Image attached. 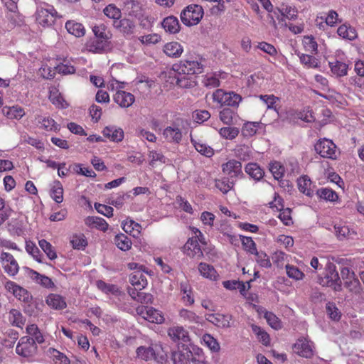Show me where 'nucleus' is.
<instances>
[{"label": "nucleus", "mask_w": 364, "mask_h": 364, "mask_svg": "<svg viewBox=\"0 0 364 364\" xmlns=\"http://www.w3.org/2000/svg\"><path fill=\"white\" fill-rule=\"evenodd\" d=\"M239 129L234 127H225L218 130L220 136L225 139L232 140L239 134Z\"/></svg>", "instance_id": "3c124183"}, {"label": "nucleus", "mask_w": 364, "mask_h": 364, "mask_svg": "<svg viewBox=\"0 0 364 364\" xmlns=\"http://www.w3.org/2000/svg\"><path fill=\"white\" fill-rule=\"evenodd\" d=\"M203 68L204 65L202 58L191 57L174 64L173 65V70L178 75H193L202 73Z\"/></svg>", "instance_id": "f03ea898"}, {"label": "nucleus", "mask_w": 364, "mask_h": 364, "mask_svg": "<svg viewBox=\"0 0 364 364\" xmlns=\"http://www.w3.org/2000/svg\"><path fill=\"white\" fill-rule=\"evenodd\" d=\"M65 26L70 34L77 38L82 37L85 34V28L80 23L70 20L65 23Z\"/></svg>", "instance_id": "f704fd0d"}, {"label": "nucleus", "mask_w": 364, "mask_h": 364, "mask_svg": "<svg viewBox=\"0 0 364 364\" xmlns=\"http://www.w3.org/2000/svg\"><path fill=\"white\" fill-rule=\"evenodd\" d=\"M314 343L307 338H299L293 346L295 353L306 358H310L314 355Z\"/></svg>", "instance_id": "9d476101"}, {"label": "nucleus", "mask_w": 364, "mask_h": 364, "mask_svg": "<svg viewBox=\"0 0 364 364\" xmlns=\"http://www.w3.org/2000/svg\"><path fill=\"white\" fill-rule=\"evenodd\" d=\"M318 282L323 287H331L335 291L341 289V280L334 264L328 262L326 264L324 274L319 277Z\"/></svg>", "instance_id": "20e7f679"}, {"label": "nucleus", "mask_w": 364, "mask_h": 364, "mask_svg": "<svg viewBox=\"0 0 364 364\" xmlns=\"http://www.w3.org/2000/svg\"><path fill=\"white\" fill-rule=\"evenodd\" d=\"M331 71L336 77H343L347 75L348 65L338 60L329 61Z\"/></svg>", "instance_id": "e433bc0d"}, {"label": "nucleus", "mask_w": 364, "mask_h": 364, "mask_svg": "<svg viewBox=\"0 0 364 364\" xmlns=\"http://www.w3.org/2000/svg\"><path fill=\"white\" fill-rule=\"evenodd\" d=\"M0 262L4 272L9 276L14 277L18 274L19 265L11 254L2 252L0 255Z\"/></svg>", "instance_id": "9b49d317"}, {"label": "nucleus", "mask_w": 364, "mask_h": 364, "mask_svg": "<svg viewBox=\"0 0 364 364\" xmlns=\"http://www.w3.org/2000/svg\"><path fill=\"white\" fill-rule=\"evenodd\" d=\"M208 321L219 328H228L230 326L232 316L220 314H209L205 315Z\"/></svg>", "instance_id": "a211bd4d"}, {"label": "nucleus", "mask_w": 364, "mask_h": 364, "mask_svg": "<svg viewBox=\"0 0 364 364\" xmlns=\"http://www.w3.org/2000/svg\"><path fill=\"white\" fill-rule=\"evenodd\" d=\"M25 271L26 274L36 283L40 284L41 286L50 289L54 287V283L51 280L50 278L46 275H43L39 274L38 272L28 268L26 267Z\"/></svg>", "instance_id": "f3484780"}, {"label": "nucleus", "mask_w": 364, "mask_h": 364, "mask_svg": "<svg viewBox=\"0 0 364 364\" xmlns=\"http://www.w3.org/2000/svg\"><path fill=\"white\" fill-rule=\"evenodd\" d=\"M200 274L210 281H217L219 279V274L213 266L205 263L200 262L198 266Z\"/></svg>", "instance_id": "cd10ccee"}, {"label": "nucleus", "mask_w": 364, "mask_h": 364, "mask_svg": "<svg viewBox=\"0 0 364 364\" xmlns=\"http://www.w3.org/2000/svg\"><path fill=\"white\" fill-rule=\"evenodd\" d=\"M315 150L321 157L336 159L338 151L332 140L323 138L315 144Z\"/></svg>", "instance_id": "6e6552de"}, {"label": "nucleus", "mask_w": 364, "mask_h": 364, "mask_svg": "<svg viewBox=\"0 0 364 364\" xmlns=\"http://www.w3.org/2000/svg\"><path fill=\"white\" fill-rule=\"evenodd\" d=\"M200 343L206 346L213 353H218L220 350V343L217 339L210 333H205L202 336Z\"/></svg>", "instance_id": "4c0bfd02"}, {"label": "nucleus", "mask_w": 364, "mask_h": 364, "mask_svg": "<svg viewBox=\"0 0 364 364\" xmlns=\"http://www.w3.org/2000/svg\"><path fill=\"white\" fill-rule=\"evenodd\" d=\"M251 327L253 333L257 336L258 340L264 346H268L270 343V338L268 333L258 326L252 324Z\"/></svg>", "instance_id": "13d9d810"}, {"label": "nucleus", "mask_w": 364, "mask_h": 364, "mask_svg": "<svg viewBox=\"0 0 364 364\" xmlns=\"http://www.w3.org/2000/svg\"><path fill=\"white\" fill-rule=\"evenodd\" d=\"M167 333L171 341L178 344L185 345L191 341L188 331L182 326L176 325L168 328Z\"/></svg>", "instance_id": "ddd939ff"}, {"label": "nucleus", "mask_w": 364, "mask_h": 364, "mask_svg": "<svg viewBox=\"0 0 364 364\" xmlns=\"http://www.w3.org/2000/svg\"><path fill=\"white\" fill-rule=\"evenodd\" d=\"M246 173L255 180L261 179L264 176L263 170L255 163H250L245 167Z\"/></svg>", "instance_id": "49530a36"}, {"label": "nucleus", "mask_w": 364, "mask_h": 364, "mask_svg": "<svg viewBox=\"0 0 364 364\" xmlns=\"http://www.w3.org/2000/svg\"><path fill=\"white\" fill-rule=\"evenodd\" d=\"M2 114L9 119H21L26 112L23 107L19 105L4 106L1 109Z\"/></svg>", "instance_id": "bb28decb"}, {"label": "nucleus", "mask_w": 364, "mask_h": 364, "mask_svg": "<svg viewBox=\"0 0 364 364\" xmlns=\"http://www.w3.org/2000/svg\"><path fill=\"white\" fill-rule=\"evenodd\" d=\"M94 37L87 40L85 43L86 49L94 53H100L109 47L111 34L106 26L101 23L92 27Z\"/></svg>", "instance_id": "f257e3e1"}, {"label": "nucleus", "mask_w": 364, "mask_h": 364, "mask_svg": "<svg viewBox=\"0 0 364 364\" xmlns=\"http://www.w3.org/2000/svg\"><path fill=\"white\" fill-rule=\"evenodd\" d=\"M144 273L137 270L130 274L129 282L136 290H141L146 287L147 280Z\"/></svg>", "instance_id": "7c9ffc66"}, {"label": "nucleus", "mask_w": 364, "mask_h": 364, "mask_svg": "<svg viewBox=\"0 0 364 364\" xmlns=\"http://www.w3.org/2000/svg\"><path fill=\"white\" fill-rule=\"evenodd\" d=\"M300 62L307 68H316L318 66V59L307 54H299Z\"/></svg>", "instance_id": "6e6d98bb"}, {"label": "nucleus", "mask_w": 364, "mask_h": 364, "mask_svg": "<svg viewBox=\"0 0 364 364\" xmlns=\"http://www.w3.org/2000/svg\"><path fill=\"white\" fill-rule=\"evenodd\" d=\"M190 136L191 144L198 153L206 157H211L213 155L214 151L213 148L208 146L202 139L192 134H191Z\"/></svg>", "instance_id": "b1692460"}, {"label": "nucleus", "mask_w": 364, "mask_h": 364, "mask_svg": "<svg viewBox=\"0 0 364 364\" xmlns=\"http://www.w3.org/2000/svg\"><path fill=\"white\" fill-rule=\"evenodd\" d=\"M46 302L50 308L56 310H61L67 306L65 298L58 294H48Z\"/></svg>", "instance_id": "2f4dec72"}, {"label": "nucleus", "mask_w": 364, "mask_h": 364, "mask_svg": "<svg viewBox=\"0 0 364 364\" xmlns=\"http://www.w3.org/2000/svg\"><path fill=\"white\" fill-rule=\"evenodd\" d=\"M163 51L169 58H180L183 53V46L176 41H171L166 43L163 47Z\"/></svg>", "instance_id": "a878e982"}, {"label": "nucleus", "mask_w": 364, "mask_h": 364, "mask_svg": "<svg viewBox=\"0 0 364 364\" xmlns=\"http://www.w3.org/2000/svg\"><path fill=\"white\" fill-rule=\"evenodd\" d=\"M269 170L274 178L279 180L284 176L285 168L280 162L274 161L269 164Z\"/></svg>", "instance_id": "774afa93"}, {"label": "nucleus", "mask_w": 364, "mask_h": 364, "mask_svg": "<svg viewBox=\"0 0 364 364\" xmlns=\"http://www.w3.org/2000/svg\"><path fill=\"white\" fill-rule=\"evenodd\" d=\"M9 320L13 326L19 328H21L25 322L22 314L16 309H11L9 311Z\"/></svg>", "instance_id": "8fccbe9b"}, {"label": "nucleus", "mask_w": 364, "mask_h": 364, "mask_svg": "<svg viewBox=\"0 0 364 364\" xmlns=\"http://www.w3.org/2000/svg\"><path fill=\"white\" fill-rule=\"evenodd\" d=\"M304 49L311 53H316L318 49V44L315 38L311 36H304L302 41Z\"/></svg>", "instance_id": "052dcab7"}, {"label": "nucleus", "mask_w": 364, "mask_h": 364, "mask_svg": "<svg viewBox=\"0 0 364 364\" xmlns=\"http://www.w3.org/2000/svg\"><path fill=\"white\" fill-rule=\"evenodd\" d=\"M279 21H284L286 18L294 20L297 17V10L294 6L289 4H282L279 6L274 9L272 12Z\"/></svg>", "instance_id": "f8f14e48"}, {"label": "nucleus", "mask_w": 364, "mask_h": 364, "mask_svg": "<svg viewBox=\"0 0 364 364\" xmlns=\"http://www.w3.org/2000/svg\"><path fill=\"white\" fill-rule=\"evenodd\" d=\"M204 12L201 6L191 4L183 9L181 14V20L187 26L197 25L203 16Z\"/></svg>", "instance_id": "39448f33"}, {"label": "nucleus", "mask_w": 364, "mask_h": 364, "mask_svg": "<svg viewBox=\"0 0 364 364\" xmlns=\"http://www.w3.org/2000/svg\"><path fill=\"white\" fill-rule=\"evenodd\" d=\"M162 26L164 30L172 34L177 33L180 31V23L178 18L173 16L165 18L162 21Z\"/></svg>", "instance_id": "72a5a7b5"}, {"label": "nucleus", "mask_w": 364, "mask_h": 364, "mask_svg": "<svg viewBox=\"0 0 364 364\" xmlns=\"http://www.w3.org/2000/svg\"><path fill=\"white\" fill-rule=\"evenodd\" d=\"M35 15L37 23L44 28L52 26L60 17L54 6L48 4L38 6Z\"/></svg>", "instance_id": "7ed1b4c3"}, {"label": "nucleus", "mask_w": 364, "mask_h": 364, "mask_svg": "<svg viewBox=\"0 0 364 364\" xmlns=\"http://www.w3.org/2000/svg\"><path fill=\"white\" fill-rule=\"evenodd\" d=\"M180 320L184 323L202 324V318L194 311L182 308L178 311Z\"/></svg>", "instance_id": "c756f323"}, {"label": "nucleus", "mask_w": 364, "mask_h": 364, "mask_svg": "<svg viewBox=\"0 0 364 364\" xmlns=\"http://www.w3.org/2000/svg\"><path fill=\"white\" fill-rule=\"evenodd\" d=\"M113 99L119 106L123 108L129 107L135 101V97L132 93L124 90L117 91Z\"/></svg>", "instance_id": "4be33fe9"}, {"label": "nucleus", "mask_w": 364, "mask_h": 364, "mask_svg": "<svg viewBox=\"0 0 364 364\" xmlns=\"http://www.w3.org/2000/svg\"><path fill=\"white\" fill-rule=\"evenodd\" d=\"M70 168L72 169L73 172L79 175L92 178L96 176L95 173L92 169L83 167L80 164H74L70 166Z\"/></svg>", "instance_id": "bf43d9fd"}, {"label": "nucleus", "mask_w": 364, "mask_h": 364, "mask_svg": "<svg viewBox=\"0 0 364 364\" xmlns=\"http://www.w3.org/2000/svg\"><path fill=\"white\" fill-rule=\"evenodd\" d=\"M180 291L181 294V300L185 306H192L194 302V296L192 288L187 282L180 283Z\"/></svg>", "instance_id": "c85d7f7f"}, {"label": "nucleus", "mask_w": 364, "mask_h": 364, "mask_svg": "<svg viewBox=\"0 0 364 364\" xmlns=\"http://www.w3.org/2000/svg\"><path fill=\"white\" fill-rule=\"evenodd\" d=\"M114 243L117 247L122 251L129 250L132 247L130 239L124 234H119L115 236Z\"/></svg>", "instance_id": "09e8293b"}, {"label": "nucleus", "mask_w": 364, "mask_h": 364, "mask_svg": "<svg viewBox=\"0 0 364 364\" xmlns=\"http://www.w3.org/2000/svg\"><path fill=\"white\" fill-rule=\"evenodd\" d=\"M50 197L57 203H60L63 200V188L58 181H54L50 189Z\"/></svg>", "instance_id": "c03bdc74"}, {"label": "nucleus", "mask_w": 364, "mask_h": 364, "mask_svg": "<svg viewBox=\"0 0 364 364\" xmlns=\"http://www.w3.org/2000/svg\"><path fill=\"white\" fill-rule=\"evenodd\" d=\"M38 123L41 124V127L46 131H57L59 129V124H58L53 119L49 117H38Z\"/></svg>", "instance_id": "a18cd8bd"}, {"label": "nucleus", "mask_w": 364, "mask_h": 364, "mask_svg": "<svg viewBox=\"0 0 364 364\" xmlns=\"http://www.w3.org/2000/svg\"><path fill=\"white\" fill-rule=\"evenodd\" d=\"M103 12L106 16L114 20H119L122 16L121 10L113 4L107 5Z\"/></svg>", "instance_id": "4d7b16f0"}, {"label": "nucleus", "mask_w": 364, "mask_h": 364, "mask_svg": "<svg viewBox=\"0 0 364 364\" xmlns=\"http://www.w3.org/2000/svg\"><path fill=\"white\" fill-rule=\"evenodd\" d=\"M321 19H323L326 25L331 27H333L338 23L341 22V19L339 18L338 13L334 10L328 11L326 14V16L324 18L321 17Z\"/></svg>", "instance_id": "0e129e2a"}, {"label": "nucleus", "mask_w": 364, "mask_h": 364, "mask_svg": "<svg viewBox=\"0 0 364 364\" xmlns=\"http://www.w3.org/2000/svg\"><path fill=\"white\" fill-rule=\"evenodd\" d=\"M36 341L29 336L21 337L16 347V353L21 357L32 359L38 352Z\"/></svg>", "instance_id": "423d86ee"}, {"label": "nucleus", "mask_w": 364, "mask_h": 364, "mask_svg": "<svg viewBox=\"0 0 364 364\" xmlns=\"http://www.w3.org/2000/svg\"><path fill=\"white\" fill-rule=\"evenodd\" d=\"M6 290L12 294L17 299L23 302H28L31 299L29 292L23 287L14 282L8 280L4 284Z\"/></svg>", "instance_id": "4468645a"}, {"label": "nucleus", "mask_w": 364, "mask_h": 364, "mask_svg": "<svg viewBox=\"0 0 364 364\" xmlns=\"http://www.w3.org/2000/svg\"><path fill=\"white\" fill-rule=\"evenodd\" d=\"M342 279L345 281V284L350 287L351 289H356L359 284V281L355 278L353 272L348 267H343L341 271Z\"/></svg>", "instance_id": "a19ab883"}, {"label": "nucleus", "mask_w": 364, "mask_h": 364, "mask_svg": "<svg viewBox=\"0 0 364 364\" xmlns=\"http://www.w3.org/2000/svg\"><path fill=\"white\" fill-rule=\"evenodd\" d=\"M26 333L31 336L38 343H43L44 342V337L40 331L38 327L36 324H30L26 327Z\"/></svg>", "instance_id": "5fc2aeb1"}, {"label": "nucleus", "mask_w": 364, "mask_h": 364, "mask_svg": "<svg viewBox=\"0 0 364 364\" xmlns=\"http://www.w3.org/2000/svg\"><path fill=\"white\" fill-rule=\"evenodd\" d=\"M156 348L158 347L156 346ZM157 349H154L153 347H144L140 346L136 349V355L138 358L148 361L152 359L156 360L159 363H163L166 360V357L164 355H159L156 353Z\"/></svg>", "instance_id": "2eb2a0df"}, {"label": "nucleus", "mask_w": 364, "mask_h": 364, "mask_svg": "<svg viewBox=\"0 0 364 364\" xmlns=\"http://www.w3.org/2000/svg\"><path fill=\"white\" fill-rule=\"evenodd\" d=\"M337 33L343 39H347L349 41H353L358 36L355 29L351 26L346 23L341 25L338 28Z\"/></svg>", "instance_id": "ea45409f"}, {"label": "nucleus", "mask_w": 364, "mask_h": 364, "mask_svg": "<svg viewBox=\"0 0 364 364\" xmlns=\"http://www.w3.org/2000/svg\"><path fill=\"white\" fill-rule=\"evenodd\" d=\"M102 134L113 142H120L124 136L123 129L115 125L105 127L102 130Z\"/></svg>", "instance_id": "412c9836"}, {"label": "nucleus", "mask_w": 364, "mask_h": 364, "mask_svg": "<svg viewBox=\"0 0 364 364\" xmlns=\"http://www.w3.org/2000/svg\"><path fill=\"white\" fill-rule=\"evenodd\" d=\"M259 124L258 122H248L244 124L242 128V134L244 136H252L257 133Z\"/></svg>", "instance_id": "680f3d73"}, {"label": "nucleus", "mask_w": 364, "mask_h": 364, "mask_svg": "<svg viewBox=\"0 0 364 364\" xmlns=\"http://www.w3.org/2000/svg\"><path fill=\"white\" fill-rule=\"evenodd\" d=\"M286 271L287 276L294 280H302L304 277V274L298 267L293 265L287 264Z\"/></svg>", "instance_id": "338daca9"}, {"label": "nucleus", "mask_w": 364, "mask_h": 364, "mask_svg": "<svg viewBox=\"0 0 364 364\" xmlns=\"http://www.w3.org/2000/svg\"><path fill=\"white\" fill-rule=\"evenodd\" d=\"M47 353L55 362H58L61 364L70 363L68 358L64 353L53 348H50L48 350Z\"/></svg>", "instance_id": "864d4df0"}, {"label": "nucleus", "mask_w": 364, "mask_h": 364, "mask_svg": "<svg viewBox=\"0 0 364 364\" xmlns=\"http://www.w3.org/2000/svg\"><path fill=\"white\" fill-rule=\"evenodd\" d=\"M136 311L141 318L151 323L160 324L165 320L162 312L153 307L141 306Z\"/></svg>", "instance_id": "1a4fd4ad"}, {"label": "nucleus", "mask_w": 364, "mask_h": 364, "mask_svg": "<svg viewBox=\"0 0 364 364\" xmlns=\"http://www.w3.org/2000/svg\"><path fill=\"white\" fill-rule=\"evenodd\" d=\"M220 121L228 126L237 124L240 117L237 113L230 108H224L219 112Z\"/></svg>", "instance_id": "5701e85b"}, {"label": "nucleus", "mask_w": 364, "mask_h": 364, "mask_svg": "<svg viewBox=\"0 0 364 364\" xmlns=\"http://www.w3.org/2000/svg\"><path fill=\"white\" fill-rule=\"evenodd\" d=\"M38 245L50 259L53 260L57 257L56 252L50 242L42 239L38 241Z\"/></svg>", "instance_id": "69168bd1"}, {"label": "nucleus", "mask_w": 364, "mask_h": 364, "mask_svg": "<svg viewBox=\"0 0 364 364\" xmlns=\"http://www.w3.org/2000/svg\"><path fill=\"white\" fill-rule=\"evenodd\" d=\"M49 100L58 108L63 109L68 107V104L56 87H52L50 90Z\"/></svg>", "instance_id": "58836bf2"}, {"label": "nucleus", "mask_w": 364, "mask_h": 364, "mask_svg": "<svg viewBox=\"0 0 364 364\" xmlns=\"http://www.w3.org/2000/svg\"><path fill=\"white\" fill-rule=\"evenodd\" d=\"M334 230L336 237L341 240L353 238L356 235V232L353 228H350L348 225L343 223L335 225Z\"/></svg>", "instance_id": "473e14b6"}, {"label": "nucleus", "mask_w": 364, "mask_h": 364, "mask_svg": "<svg viewBox=\"0 0 364 364\" xmlns=\"http://www.w3.org/2000/svg\"><path fill=\"white\" fill-rule=\"evenodd\" d=\"M182 251L191 258H201L203 255L200 246L196 238H189L183 245Z\"/></svg>", "instance_id": "dca6fc26"}, {"label": "nucleus", "mask_w": 364, "mask_h": 364, "mask_svg": "<svg viewBox=\"0 0 364 364\" xmlns=\"http://www.w3.org/2000/svg\"><path fill=\"white\" fill-rule=\"evenodd\" d=\"M85 223L92 228H96L103 232H105L109 226L103 218L99 217H88L86 218Z\"/></svg>", "instance_id": "37998d69"}, {"label": "nucleus", "mask_w": 364, "mask_h": 364, "mask_svg": "<svg viewBox=\"0 0 364 364\" xmlns=\"http://www.w3.org/2000/svg\"><path fill=\"white\" fill-rule=\"evenodd\" d=\"M298 187L301 192L307 196H311L314 193L312 183L307 176H301L298 181Z\"/></svg>", "instance_id": "79ce46f5"}, {"label": "nucleus", "mask_w": 364, "mask_h": 364, "mask_svg": "<svg viewBox=\"0 0 364 364\" xmlns=\"http://www.w3.org/2000/svg\"><path fill=\"white\" fill-rule=\"evenodd\" d=\"M191 352L186 345H182L181 349L174 351L172 353V360L173 364H190L191 360Z\"/></svg>", "instance_id": "6ab92c4d"}, {"label": "nucleus", "mask_w": 364, "mask_h": 364, "mask_svg": "<svg viewBox=\"0 0 364 364\" xmlns=\"http://www.w3.org/2000/svg\"><path fill=\"white\" fill-rule=\"evenodd\" d=\"M223 171L231 178L238 177L242 174V164L236 160H230L223 165Z\"/></svg>", "instance_id": "393cba45"}, {"label": "nucleus", "mask_w": 364, "mask_h": 364, "mask_svg": "<svg viewBox=\"0 0 364 364\" xmlns=\"http://www.w3.org/2000/svg\"><path fill=\"white\" fill-rule=\"evenodd\" d=\"M213 102L220 106L227 105L235 107L237 106L242 100L240 95L234 92H225L222 89H218L213 93Z\"/></svg>", "instance_id": "0eeeda50"}, {"label": "nucleus", "mask_w": 364, "mask_h": 364, "mask_svg": "<svg viewBox=\"0 0 364 364\" xmlns=\"http://www.w3.org/2000/svg\"><path fill=\"white\" fill-rule=\"evenodd\" d=\"M162 134L166 141L169 143L178 144L182 139L181 129L175 124L166 127Z\"/></svg>", "instance_id": "aec40b11"}, {"label": "nucleus", "mask_w": 364, "mask_h": 364, "mask_svg": "<svg viewBox=\"0 0 364 364\" xmlns=\"http://www.w3.org/2000/svg\"><path fill=\"white\" fill-rule=\"evenodd\" d=\"M122 228L124 232L132 235L133 237H137L141 230V225L130 218H127L122 223Z\"/></svg>", "instance_id": "c9c22d12"}, {"label": "nucleus", "mask_w": 364, "mask_h": 364, "mask_svg": "<svg viewBox=\"0 0 364 364\" xmlns=\"http://www.w3.org/2000/svg\"><path fill=\"white\" fill-rule=\"evenodd\" d=\"M294 119H299L305 122H314L316 118L309 108H305L300 111H296L292 114Z\"/></svg>", "instance_id": "603ef678"}, {"label": "nucleus", "mask_w": 364, "mask_h": 364, "mask_svg": "<svg viewBox=\"0 0 364 364\" xmlns=\"http://www.w3.org/2000/svg\"><path fill=\"white\" fill-rule=\"evenodd\" d=\"M149 159V164L154 166L157 163L166 164L167 162L166 158L161 153L156 151H149L148 154Z\"/></svg>", "instance_id": "e2e57ef3"}, {"label": "nucleus", "mask_w": 364, "mask_h": 364, "mask_svg": "<svg viewBox=\"0 0 364 364\" xmlns=\"http://www.w3.org/2000/svg\"><path fill=\"white\" fill-rule=\"evenodd\" d=\"M316 193L320 198L330 202H336L338 199V194L331 188H321L317 190Z\"/></svg>", "instance_id": "de8ad7c7"}]
</instances>
